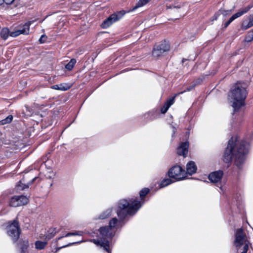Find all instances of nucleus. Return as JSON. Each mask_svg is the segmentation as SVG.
Returning <instances> with one entry per match:
<instances>
[{
	"label": "nucleus",
	"mask_w": 253,
	"mask_h": 253,
	"mask_svg": "<svg viewBox=\"0 0 253 253\" xmlns=\"http://www.w3.org/2000/svg\"><path fill=\"white\" fill-rule=\"evenodd\" d=\"M28 198L25 196H14L11 198L9 205L14 207L21 206L28 203Z\"/></svg>",
	"instance_id": "obj_11"
},
{
	"label": "nucleus",
	"mask_w": 253,
	"mask_h": 253,
	"mask_svg": "<svg viewBox=\"0 0 253 253\" xmlns=\"http://www.w3.org/2000/svg\"><path fill=\"white\" fill-rule=\"evenodd\" d=\"M247 86V84L238 82L234 85V88L231 90L229 97L235 111L239 110L241 106L244 105V100L247 94L246 90Z\"/></svg>",
	"instance_id": "obj_3"
},
{
	"label": "nucleus",
	"mask_w": 253,
	"mask_h": 253,
	"mask_svg": "<svg viewBox=\"0 0 253 253\" xmlns=\"http://www.w3.org/2000/svg\"><path fill=\"white\" fill-rule=\"evenodd\" d=\"M185 60H186V59H183L182 60V62L183 63V62H184V61Z\"/></svg>",
	"instance_id": "obj_39"
},
{
	"label": "nucleus",
	"mask_w": 253,
	"mask_h": 253,
	"mask_svg": "<svg viewBox=\"0 0 253 253\" xmlns=\"http://www.w3.org/2000/svg\"><path fill=\"white\" fill-rule=\"evenodd\" d=\"M71 85L67 83H62L59 84H55L51 86L53 89L66 91L70 88Z\"/></svg>",
	"instance_id": "obj_16"
},
{
	"label": "nucleus",
	"mask_w": 253,
	"mask_h": 253,
	"mask_svg": "<svg viewBox=\"0 0 253 253\" xmlns=\"http://www.w3.org/2000/svg\"><path fill=\"white\" fill-rule=\"evenodd\" d=\"M248 249L249 246L247 245V244H246L245 246H244L243 247V251L241 252V253H247Z\"/></svg>",
	"instance_id": "obj_32"
},
{
	"label": "nucleus",
	"mask_w": 253,
	"mask_h": 253,
	"mask_svg": "<svg viewBox=\"0 0 253 253\" xmlns=\"http://www.w3.org/2000/svg\"><path fill=\"white\" fill-rule=\"evenodd\" d=\"M173 7V6L171 5H167V8H172Z\"/></svg>",
	"instance_id": "obj_37"
},
{
	"label": "nucleus",
	"mask_w": 253,
	"mask_h": 253,
	"mask_svg": "<svg viewBox=\"0 0 253 253\" xmlns=\"http://www.w3.org/2000/svg\"><path fill=\"white\" fill-rule=\"evenodd\" d=\"M46 242H42L41 241H37L35 243L36 248L38 250H42L46 245Z\"/></svg>",
	"instance_id": "obj_21"
},
{
	"label": "nucleus",
	"mask_w": 253,
	"mask_h": 253,
	"mask_svg": "<svg viewBox=\"0 0 253 253\" xmlns=\"http://www.w3.org/2000/svg\"><path fill=\"white\" fill-rule=\"evenodd\" d=\"M29 247V242L27 240L24 241L23 242V245L21 247V253H26L27 249L28 247Z\"/></svg>",
	"instance_id": "obj_26"
},
{
	"label": "nucleus",
	"mask_w": 253,
	"mask_h": 253,
	"mask_svg": "<svg viewBox=\"0 0 253 253\" xmlns=\"http://www.w3.org/2000/svg\"><path fill=\"white\" fill-rule=\"evenodd\" d=\"M111 212H112L111 209H107L104 212H103L102 214H101L99 215V218L100 219H105V218H107L108 217H109L111 215Z\"/></svg>",
	"instance_id": "obj_22"
},
{
	"label": "nucleus",
	"mask_w": 253,
	"mask_h": 253,
	"mask_svg": "<svg viewBox=\"0 0 253 253\" xmlns=\"http://www.w3.org/2000/svg\"><path fill=\"white\" fill-rule=\"evenodd\" d=\"M232 12V10H224L221 9H220L218 13L219 14H222L224 16H226L231 14Z\"/></svg>",
	"instance_id": "obj_27"
},
{
	"label": "nucleus",
	"mask_w": 253,
	"mask_h": 253,
	"mask_svg": "<svg viewBox=\"0 0 253 253\" xmlns=\"http://www.w3.org/2000/svg\"><path fill=\"white\" fill-rule=\"evenodd\" d=\"M7 233L14 242H16L19 237L20 229L19 223L16 220L9 222L7 226Z\"/></svg>",
	"instance_id": "obj_5"
},
{
	"label": "nucleus",
	"mask_w": 253,
	"mask_h": 253,
	"mask_svg": "<svg viewBox=\"0 0 253 253\" xmlns=\"http://www.w3.org/2000/svg\"><path fill=\"white\" fill-rule=\"evenodd\" d=\"M189 144L188 142H182L177 148V153L179 155L185 157L188 153Z\"/></svg>",
	"instance_id": "obj_14"
},
{
	"label": "nucleus",
	"mask_w": 253,
	"mask_h": 253,
	"mask_svg": "<svg viewBox=\"0 0 253 253\" xmlns=\"http://www.w3.org/2000/svg\"><path fill=\"white\" fill-rule=\"evenodd\" d=\"M174 98L175 96L172 97L168 100L165 103L164 106L161 108V112L163 114L166 113L169 107L173 104L174 102Z\"/></svg>",
	"instance_id": "obj_18"
},
{
	"label": "nucleus",
	"mask_w": 253,
	"mask_h": 253,
	"mask_svg": "<svg viewBox=\"0 0 253 253\" xmlns=\"http://www.w3.org/2000/svg\"><path fill=\"white\" fill-rule=\"evenodd\" d=\"M78 243L79 242H75V243H70V244H68L67 245H65V246H63L62 248H65V247H68V246H71L72 245H73V244H76V243ZM61 248H62V247L59 248L58 249V250H59V249H60Z\"/></svg>",
	"instance_id": "obj_34"
},
{
	"label": "nucleus",
	"mask_w": 253,
	"mask_h": 253,
	"mask_svg": "<svg viewBox=\"0 0 253 253\" xmlns=\"http://www.w3.org/2000/svg\"><path fill=\"white\" fill-rule=\"evenodd\" d=\"M170 45L169 43L166 41H164L154 48L152 55L155 57H158L165 52L168 51Z\"/></svg>",
	"instance_id": "obj_7"
},
{
	"label": "nucleus",
	"mask_w": 253,
	"mask_h": 253,
	"mask_svg": "<svg viewBox=\"0 0 253 253\" xmlns=\"http://www.w3.org/2000/svg\"><path fill=\"white\" fill-rule=\"evenodd\" d=\"M3 3H4V0H0V5L2 4Z\"/></svg>",
	"instance_id": "obj_38"
},
{
	"label": "nucleus",
	"mask_w": 253,
	"mask_h": 253,
	"mask_svg": "<svg viewBox=\"0 0 253 253\" xmlns=\"http://www.w3.org/2000/svg\"><path fill=\"white\" fill-rule=\"evenodd\" d=\"M253 7V4H251L246 7L240 8L237 13L234 14L229 19L227 22L224 23V27L227 28L232 21L247 13Z\"/></svg>",
	"instance_id": "obj_8"
},
{
	"label": "nucleus",
	"mask_w": 253,
	"mask_h": 253,
	"mask_svg": "<svg viewBox=\"0 0 253 253\" xmlns=\"http://www.w3.org/2000/svg\"><path fill=\"white\" fill-rule=\"evenodd\" d=\"M13 119V116L11 115L8 116L5 119L0 121L1 125H5L11 122Z\"/></svg>",
	"instance_id": "obj_25"
},
{
	"label": "nucleus",
	"mask_w": 253,
	"mask_h": 253,
	"mask_svg": "<svg viewBox=\"0 0 253 253\" xmlns=\"http://www.w3.org/2000/svg\"><path fill=\"white\" fill-rule=\"evenodd\" d=\"M0 35L2 39L4 40H6L9 36H10L9 29L6 28L2 29L0 33Z\"/></svg>",
	"instance_id": "obj_19"
},
{
	"label": "nucleus",
	"mask_w": 253,
	"mask_h": 253,
	"mask_svg": "<svg viewBox=\"0 0 253 253\" xmlns=\"http://www.w3.org/2000/svg\"><path fill=\"white\" fill-rule=\"evenodd\" d=\"M46 36L45 35H43L39 39V42H40V43H43L46 40Z\"/></svg>",
	"instance_id": "obj_31"
},
{
	"label": "nucleus",
	"mask_w": 253,
	"mask_h": 253,
	"mask_svg": "<svg viewBox=\"0 0 253 253\" xmlns=\"http://www.w3.org/2000/svg\"><path fill=\"white\" fill-rule=\"evenodd\" d=\"M197 169L195 163L193 161L189 162L186 165L187 173L190 175L196 172Z\"/></svg>",
	"instance_id": "obj_17"
},
{
	"label": "nucleus",
	"mask_w": 253,
	"mask_h": 253,
	"mask_svg": "<svg viewBox=\"0 0 253 253\" xmlns=\"http://www.w3.org/2000/svg\"><path fill=\"white\" fill-rule=\"evenodd\" d=\"M124 13L119 12L118 14H113L111 15L108 18H107L101 24L102 28L106 29L108 28L114 22L119 20L122 16L124 15Z\"/></svg>",
	"instance_id": "obj_10"
},
{
	"label": "nucleus",
	"mask_w": 253,
	"mask_h": 253,
	"mask_svg": "<svg viewBox=\"0 0 253 253\" xmlns=\"http://www.w3.org/2000/svg\"><path fill=\"white\" fill-rule=\"evenodd\" d=\"M149 192V189L148 188H143L140 191V196L142 199Z\"/></svg>",
	"instance_id": "obj_29"
},
{
	"label": "nucleus",
	"mask_w": 253,
	"mask_h": 253,
	"mask_svg": "<svg viewBox=\"0 0 253 253\" xmlns=\"http://www.w3.org/2000/svg\"><path fill=\"white\" fill-rule=\"evenodd\" d=\"M14 1V0H4V3H5L6 4H10Z\"/></svg>",
	"instance_id": "obj_33"
},
{
	"label": "nucleus",
	"mask_w": 253,
	"mask_h": 253,
	"mask_svg": "<svg viewBox=\"0 0 253 253\" xmlns=\"http://www.w3.org/2000/svg\"><path fill=\"white\" fill-rule=\"evenodd\" d=\"M37 178V177H35L34 178H33L31 181V182H30V184H32L34 181Z\"/></svg>",
	"instance_id": "obj_35"
},
{
	"label": "nucleus",
	"mask_w": 253,
	"mask_h": 253,
	"mask_svg": "<svg viewBox=\"0 0 253 253\" xmlns=\"http://www.w3.org/2000/svg\"><path fill=\"white\" fill-rule=\"evenodd\" d=\"M248 151V144L244 141H240L237 136H233L228 141L225 150L223 161L229 163L234 159L235 165L240 168L245 161V155Z\"/></svg>",
	"instance_id": "obj_1"
},
{
	"label": "nucleus",
	"mask_w": 253,
	"mask_h": 253,
	"mask_svg": "<svg viewBox=\"0 0 253 253\" xmlns=\"http://www.w3.org/2000/svg\"><path fill=\"white\" fill-rule=\"evenodd\" d=\"M246 244L249 246V242L246 240L243 233L242 229H238L236 233V239L235 241V246L239 248L241 246H245Z\"/></svg>",
	"instance_id": "obj_9"
},
{
	"label": "nucleus",
	"mask_w": 253,
	"mask_h": 253,
	"mask_svg": "<svg viewBox=\"0 0 253 253\" xmlns=\"http://www.w3.org/2000/svg\"><path fill=\"white\" fill-rule=\"evenodd\" d=\"M141 206L140 202L136 200L131 199L128 201L126 199H122L118 203V216L120 219H123L128 214H134Z\"/></svg>",
	"instance_id": "obj_4"
},
{
	"label": "nucleus",
	"mask_w": 253,
	"mask_h": 253,
	"mask_svg": "<svg viewBox=\"0 0 253 253\" xmlns=\"http://www.w3.org/2000/svg\"><path fill=\"white\" fill-rule=\"evenodd\" d=\"M83 235V232L82 231H75L74 232H69L66 234L65 235L62 236L58 238V240H60L64 237H69L71 236H82Z\"/></svg>",
	"instance_id": "obj_20"
},
{
	"label": "nucleus",
	"mask_w": 253,
	"mask_h": 253,
	"mask_svg": "<svg viewBox=\"0 0 253 253\" xmlns=\"http://www.w3.org/2000/svg\"><path fill=\"white\" fill-rule=\"evenodd\" d=\"M31 22H28L25 23L22 29L17 30L14 32H11L10 36L12 37H16L20 34L28 35L29 33L30 26Z\"/></svg>",
	"instance_id": "obj_12"
},
{
	"label": "nucleus",
	"mask_w": 253,
	"mask_h": 253,
	"mask_svg": "<svg viewBox=\"0 0 253 253\" xmlns=\"http://www.w3.org/2000/svg\"><path fill=\"white\" fill-rule=\"evenodd\" d=\"M185 171L182 170L180 166H175L169 170L168 174L169 177L177 180L182 179L185 177Z\"/></svg>",
	"instance_id": "obj_6"
},
{
	"label": "nucleus",
	"mask_w": 253,
	"mask_h": 253,
	"mask_svg": "<svg viewBox=\"0 0 253 253\" xmlns=\"http://www.w3.org/2000/svg\"><path fill=\"white\" fill-rule=\"evenodd\" d=\"M150 0H139L133 9H136L138 7L144 6V5L147 4Z\"/></svg>",
	"instance_id": "obj_24"
},
{
	"label": "nucleus",
	"mask_w": 253,
	"mask_h": 253,
	"mask_svg": "<svg viewBox=\"0 0 253 253\" xmlns=\"http://www.w3.org/2000/svg\"><path fill=\"white\" fill-rule=\"evenodd\" d=\"M223 174V171L221 170L212 172L209 174V179L212 183L219 184L221 182Z\"/></svg>",
	"instance_id": "obj_13"
},
{
	"label": "nucleus",
	"mask_w": 253,
	"mask_h": 253,
	"mask_svg": "<svg viewBox=\"0 0 253 253\" xmlns=\"http://www.w3.org/2000/svg\"><path fill=\"white\" fill-rule=\"evenodd\" d=\"M195 85H193L192 86H191L190 88H187L186 90L187 91H190V90H191L192 89H193Z\"/></svg>",
	"instance_id": "obj_36"
},
{
	"label": "nucleus",
	"mask_w": 253,
	"mask_h": 253,
	"mask_svg": "<svg viewBox=\"0 0 253 253\" xmlns=\"http://www.w3.org/2000/svg\"><path fill=\"white\" fill-rule=\"evenodd\" d=\"M118 220L116 218H113L110 220L109 226L102 227L99 229V239H93L92 242L104 249L108 253H110L109 241L114 236L115 233V228L118 226Z\"/></svg>",
	"instance_id": "obj_2"
},
{
	"label": "nucleus",
	"mask_w": 253,
	"mask_h": 253,
	"mask_svg": "<svg viewBox=\"0 0 253 253\" xmlns=\"http://www.w3.org/2000/svg\"><path fill=\"white\" fill-rule=\"evenodd\" d=\"M253 26V14L250 15L245 19L241 25L242 30H246Z\"/></svg>",
	"instance_id": "obj_15"
},
{
	"label": "nucleus",
	"mask_w": 253,
	"mask_h": 253,
	"mask_svg": "<svg viewBox=\"0 0 253 253\" xmlns=\"http://www.w3.org/2000/svg\"><path fill=\"white\" fill-rule=\"evenodd\" d=\"M76 63V59H72L70 60V61L67 64H66V65L65 66L66 69H67V70H68L69 71L71 70L73 68Z\"/></svg>",
	"instance_id": "obj_23"
},
{
	"label": "nucleus",
	"mask_w": 253,
	"mask_h": 253,
	"mask_svg": "<svg viewBox=\"0 0 253 253\" xmlns=\"http://www.w3.org/2000/svg\"><path fill=\"white\" fill-rule=\"evenodd\" d=\"M17 189L18 190H24V189L27 188L28 187V185H26L25 184H23L20 182V184L17 185Z\"/></svg>",
	"instance_id": "obj_30"
},
{
	"label": "nucleus",
	"mask_w": 253,
	"mask_h": 253,
	"mask_svg": "<svg viewBox=\"0 0 253 253\" xmlns=\"http://www.w3.org/2000/svg\"><path fill=\"white\" fill-rule=\"evenodd\" d=\"M172 182V181L170 179L167 178V179H164L161 182V183L160 184L161 187L163 188L165 186H167L168 185L171 184Z\"/></svg>",
	"instance_id": "obj_28"
}]
</instances>
